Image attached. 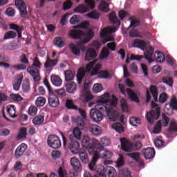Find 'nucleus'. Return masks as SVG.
Here are the masks:
<instances>
[{
    "label": "nucleus",
    "instance_id": "obj_61",
    "mask_svg": "<svg viewBox=\"0 0 177 177\" xmlns=\"http://www.w3.org/2000/svg\"><path fill=\"white\" fill-rule=\"evenodd\" d=\"M19 62L23 64H28L30 62L28 61V58H27V55L26 54H21L19 57Z\"/></svg>",
    "mask_w": 177,
    "mask_h": 177
},
{
    "label": "nucleus",
    "instance_id": "obj_63",
    "mask_svg": "<svg viewBox=\"0 0 177 177\" xmlns=\"http://www.w3.org/2000/svg\"><path fill=\"white\" fill-rule=\"evenodd\" d=\"M169 132H177V125L175 122H171L170 126L168 129Z\"/></svg>",
    "mask_w": 177,
    "mask_h": 177
},
{
    "label": "nucleus",
    "instance_id": "obj_5",
    "mask_svg": "<svg viewBox=\"0 0 177 177\" xmlns=\"http://www.w3.org/2000/svg\"><path fill=\"white\" fill-rule=\"evenodd\" d=\"M154 48L153 47H149L147 52L144 53V57L148 60L149 63H153L154 60L158 63H162L165 62V55L162 53L156 50L154 55Z\"/></svg>",
    "mask_w": 177,
    "mask_h": 177
},
{
    "label": "nucleus",
    "instance_id": "obj_59",
    "mask_svg": "<svg viewBox=\"0 0 177 177\" xmlns=\"http://www.w3.org/2000/svg\"><path fill=\"white\" fill-rule=\"evenodd\" d=\"M12 68H15V70L20 71V70H26L27 68V66L24 64H19L17 65H12Z\"/></svg>",
    "mask_w": 177,
    "mask_h": 177
},
{
    "label": "nucleus",
    "instance_id": "obj_64",
    "mask_svg": "<svg viewBox=\"0 0 177 177\" xmlns=\"http://www.w3.org/2000/svg\"><path fill=\"white\" fill-rule=\"evenodd\" d=\"M122 177H132V175L131 174V171L128 170V169H124L122 170L121 173Z\"/></svg>",
    "mask_w": 177,
    "mask_h": 177
},
{
    "label": "nucleus",
    "instance_id": "obj_7",
    "mask_svg": "<svg viewBox=\"0 0 177 177\" xmlns=\"http://www.w3.org/2000/svg\"><path fill=\"white\" fill-rule=\"evenodd\" d=\"M97 109H91L90 110V117L95 122H100L103 120V116L107 115L106 114L107 108L104 107V105H99Z\"/></svg>",
    "mask_w": 177,
    "mask_h": 177
},
{
    "label": "nucleus",
    "instance_id": "obj_11",
    "mask_svg": "<svg viewBox=\"0 0 177 177\" xmlns=\"http://www.w3.org/2000/svg\"><path fill=\"white\" fill-rule=\"evenodd\" d=\"M163 127H168L169 125V118L167 116L165 113L162 114V120H158L153 128V133L158 134L161 132V129Z\"/></svg>",
    "mask_w": 177,
    "mask_h": 177
},
{
    "label": "nucleus",
    "instance_id": "obj_54",
    "mask_svg": "<svg viewBox=\"0 0 177 177\" xmlns=\"http://www.w3.org/2000/svg\"><path fill=\"white\" fill-rule=\"evenodd\" d=\"M129 122L133 127H138V125H140V119L138 118H131Z\"/></svg>",
    "mask_w": 177,
    "mask_h": 177
},
{
    "label": "nucleus",
    "instance_id": "obj_34",
    "mask_svg": "<svg viewBox=\"0 0 177 177\" xmlns=\"http://www.w3.org/2000/svg\"><path fill=\"white\" fill-rule=\"evenodd\" d=\"M84 75L85 71L84 70V68H80L77 74V81L78 84H81V82H82V78H84Z\"/></svg>",
    "mask_w": 177,
    "mask_h": 177
},
{
    "label": "nucleus",
    "instance_id": "obj_53",
    "mask_svg": "<svg viewBox=\"0 0 177 177\" xmlns=\"http://www.w3.org/2000/svg\"><path fill=\"white\" fill-rule=\"evenodd\" d=\"M93 91L95 93H99V92L103 91V86H102V84L96 83L93 86Z\"/></svg>",
    "mask_w": 177,
    "mask_h": 177
},
{
    "label": "nucleus",
    "instance_id": "obj_36",
    "mask_svg": "<svg viewBox=\"0 0 177 177\" xmlns=\"http://www.w3.org/2000/svg\"><path fill=\"white\" fill-rule=\"evenodd\" d=\"M71 24H81L82 23V17L80 15H73L70 19Z\"/></svg>",
    "mask_w": 177,
    "mask_h": 177
},
{
    "label": "nucleus",
    "instance_id": "obj_21",
    "mask_svg": "<svg viewBox=\"0 0 177 177\" xmlns=\"http://www.w3.org/2000/svg\"><path fill=\"white\" fill-rule=\"evenodd\" d=\"M117 31L116 27L112 28H104L103 30H101L100 37V38H106L107 34L115 32Z\"/></svg>",
    "mask_w": 177,
    "mask_h": 177
},
{
    "label": "nucleus",
    "instance_id": "obj_38",
    "mask_svg": "<svg viewBox=\"0 0 177 177\" xmlns=\"http://www.w3.org/2000/svg\"><path fill=\"white\" fill-rule=\"evenodd\" d=\"M75 74V73H73L71 71H65L64 75L66 82L73 81V80H74Z\"/></svg>",
    "mask_w": 177,
    "mask_h": 177
},
{
    "label": "nucleus",
    "instance_id": "obj_43",
    "mask_svg": "<svg viewBox=\"0 0 177 177\" xmlns=\"http://www.w3.org/2000/svg\"><path fill=\"white\" fill-rule=\"evenodd\" d=\"M79 157L82 161L84 164H88L89 162V159L88 158V153L85 151H82L79 153Z\"/></svg>",
    "mask_w": 177,
    "mask_h": 177
},
{
    "label": "nucleus",
    "instance_id": "obj_17",
    "mask_svg": "<svg viewBox=\"0 0 177 177\" xmlns=\"http://www.w3.org/2000/svg\"><path fill=\"white\" fill-rule=\"evenodd\" d=\"M27 71L32 76L34 81H39V69L34 68V66H29L27 68Z\"/></svg>",
    "mask_w": 177,
    "mask_h": 177
},
{
    "label": "nucleus",
    "instance_id": "obj_13",
    "mask_svg": "<svg viewBox=\"0 0 177 177\" xmlns=\"http://www.w3.org/2000/svg\"><path fill=\"white\" fill-rule=\"evenodd\" d=\"M161 115V108L158 107L155 109L149 111L147 113V119L149 124H153L156 120L160 118Z\"/></svg>",
    "mask_w": 177,
    "mask_h": 177
},
{
    "label": "nucleus",
    "instance_id": "obj_37",
    "mask_svg": "<svg viewBox=\"0 0 177 177\" xmlns=\"http://www.w3.org/2000/svg\"><path fill=\"white\" fill-rule=\"evenodd\" d=\"M113 129H115L116 132L119 133H122L124 132V127L120 122H115L112 124Z\"/></svg>",
    "mask_w": 177,
    "mask_h": 177
},
{
    "label": "nucleus",
    "instance_id": "obj_41",
    "mask_svg": "<svg viewBox=\"0 0 177 177\" xmlns=\"http://www.w3.org/2000/svg\"><path fill=\"white\" fill-rule=\"evenodd\" d=\"M134 46L140 48V49H145L146 48V42L144 40L136 39L133 42Z\"/></svg>",
    "mask_w": 177,
    "mask_h": 177
},
{
    "label": "nucleus",
    "instance_id": "obj_31",
    "mask_svg": "<svg viewBox=\"0 0 177 177\" xmlns=\"http://www.w3.org/2000/svg\"><path fill=\"white\" fill-rule=\"evenodd\" d=\"M110 94L109 93H106L100 96V99H99L97 102L98 103H102V104H106V103H109L110 100Z\"/></svg>",
    "mask_w": 177,
    "mask_h": 177
},
{
    "label": "nucleus",
    "instance_id": "obj_15",
    "mask_svg": "<svg viewBox=\"0 0 177 177\" xmlns=\"http://www.w3.org/2000/svg\"><path fill=\"white\" fill-rule=\"evenodd\" d=\"M48 104L50 107H57L60 104L59 97L55 94V92L48 94Z\"/></svg>",
    "mask_w": 177,
    "mask_h": 177
},
{
    "label": "nucleus",
    "instance_id": "obj_26",
    "mask_svg": "<svg viewBox=\"0 0 177 177\" xmlns=\"http://www.w3.org/2000/svg\"><path fill=\"white\" fill-rule=\"evenodd\" d=\"M58 62L59 60H57V59H51L49 57H47V59L44 64V67L46 68H49V67H55Z\"/></svg>",
    "mask_w": 177,
    "mask_h": 177
},
{
    "label": "nucleus",
    "instance_id": "obj_57",
    "mask_svg": "<svg viewBox=\"0 0 177 177\" xmlns=\"http://www.w3.org/2000/svg\"><path fill=\"white\" fill-rule=\"evenodd\" d=\"M168 100V95L167 93H162V94L160 95L159 96V103H165Z\"/></svg>",
    "mask_w": 177,
    "mask_h": 177
},
{
    "label": "nucleus",
    "instance_id": "obj_4",
    "mask_svg": "<svg viewBox=\"0 0 177 177\" xmlns=\"http://www.w3.org/2000/svg\"><path fill=\"white\" fill-rule=\"evenodd\" d=\"M93 168V169H90V171L97 172L100 177H114L117 174V171L111 166L104 167L102 165L96 166L95 162Z\"/></svg>",
    "mask_w": 177,
    "mask_h": 177
},
{
    "label": "nucleus",
    "instance_id": "obj_48",
    "mask_svg": "<svg viewBox=\"0 0 177 177\" xmlns=\"http://www.w3.org/2000/svg\"><path fill=\"white\" fill-rule=\"evenodd\" d=\"M42 66V63L39 62V59L38 57H35L33 59V64L32 65V67H34L35 68H37L38 70H41V67Z\"/></svg>",
    "mask_w": 177,
    "mask_h": 177
},
{
    "label": "nucleus",
    "instance_id": "obj_14",
    "mask_svg": "<svg viewBox=\"0 0 177 177\" xmlns=\"http://www.w3.org/2000/svg\"><path fill=\"white\" fill-rule=\"evenodd\" d=\"M15 6L19 10L21 17H27V5L23 0H15Z\"/></svg>",
    "mask_w": 177,
    "mask_h": 177
},
{
    "label": "nucleus",
    "instance_id": "obj_23",
    "mask_svg": "<svg viewBox=\"0 0 177 177\" xmlns=\"http://www.w3.org/2000/svg\"><path fill=\"white\" fill-rule=\"evenodd\" d=\"M66 88L68 93H74L77 91V84L74 82H66Z\"/></svg>",
    "mask_w": 177,
    "mask_h": 177
},
{
    "label": "nucleus",
    "instance_id": "obj_24",
    "mask_svg": "<svg viewBox=\"0 0 177 177\" xmlns=\"http://www.w3.org/2000/svg\"><path fill=\"white\" fill-rule=\"evenodd\" d=\"M88 131L95 136H99V135L102 133V129L97 124H93L91 127H89Z\"/></svg>",
    "mask_w": 177,
    "mask_h": 177
},
{
    "label": "nucleus",
    "instance_id": "obj_20",
    "mask_svg": "<svg viewBox=\"0 0 177 177\" xmlns=\"http://www.w3.org/2000/svg\"><path fill=\"white\" fill-rule=\"evenodd\" d=\"M72 122H75L77 124V127L78 129H84V119L81 116H75L71 118Z\"/></svg>",
    "mask_w": 177,
    "mask_h": 177
},
{
    "label": "nucleus",
    "instance_id": "obj_8",
    "mask_svg": "<svg viewBox=\"0 0 177 177\" xmlns=\"http://www.w3.org/2000/svg\"><path fill=\"white\" fill-rule=\"evenodd\" d=\"M117 106V100H113L110 104H106L104 107H106V115L109 117L111 121H117L120 118V113L117 111H114L113 107Z\"/></svg>",
    "mask_w": 177,
    "mask_h": 177
},
{
    "label": "nucleus",
    "instance_id": "obj_2",
    "mask_svg": "<svg viewBox=\"0 0 177 177\" xmlns=\"http://www.w3.org/2000/svg\"><path fill=\"white\" fill-rule=\"evenodd\" d=\"M93 142V139H90L89 136H83L82 145L84 147H86V149H88V153L93 156L91 162L88 163V169H93V167H95V163L97 162V160H99V151L92 148Z\"/></svg>",
    "mask_w": 177,
    "mask_h": 177
},
{
    "label": "nucleus",
    "instance_id": "obj_3",
    "mask_svg": "<svg viewBox=\"0 0 177 177\" xmlns=\"http://www.w3.org/2000/svg\"><path fill=\"white\" fill-rule=\"evenodd\" d=\"M97 59L93 60L89 62L86 66V71L87 73H91V75H99L100 78H110V74L106 71H100V68H102V64L99 63H96Z\"/></svg>",
    "mask_w": 177,
    "mask_h": 177
},
{
    "label": "nucleus",
    "instance_id": "obj_39",
    "mask_svg": "<svg viewBox=\"0 0 177 177\" xmlns=\"http://www.w3.org/2000/svg\"><path fill=\"white\" fill-rule=\"evenodd\" d=\"M109 20L112 24H120V21L117 18V14L114 11L109 15Z\"/></svg>",
    "mask_w": 177,
    "mask_h": 177
},
{
    "label": "nucleus",
    "instance_id": "obj_49",
    "mask_svg": "<svg viewBox=\"0 0 177 177\" xmlns=\"http://www.w3.org/2000/svg\"><path fill=\"white\" fill-rule=\"evenodd\" d=\"M120 106L122 111H128V102H127V100L125 98H122L120 100Z\"/></svg>",
    "mask_w": 177,
    "mask_h": 177
},
{
    "label": "nucleus",
    "instance_id": "obj_55",
    "mask_svg": "<svg viewBox=\"0 0 177 177\" xmlns=\"http://www.w3.org/2000/svg\"><path fill=\"white\" fill-rule=\"evenodd\" d=\"M38 109L36 106H30L28 110V114L29 115H37Z\"/></svg>",
    "mask_w": 177,
    "mask_h": 177
},
{
    "label": "nucleus",
    "instance_id": "obj_27",
    "mask_svg": "<svg viewBox=\"0 0 177 177\" xmlns=\"http://www.w3.org/2000/svg\"><path fill=\"white\" fill-rule=\"evenodd\" d=\"M50 79L51 82L54 86H61L62 84H63L62 78L57 75H52Z\"/></svg>",
    "mask_w": 177,
    "mask_h": 177
},
{
    "label": "nucleus",
    "instance_id": "obj_16",
    "mask_svg": "<svg viewBox=\"0 0 177 177\" xmlns=\"http://www.w3.org/2000/svg\"><path fill=\"white\" fill-rule=\"evenodd\" d=\"M142 153L145 160H151L156 156V151L154 148H146L142 150Z\"/></svg>",
    "mask_w": 177,
    "mask_h": 177
},
{
    "label": "nucleus",
    "instance_id": "obj_19",
    "mask_svg": "<svg viewBox=\"0 0 177 177\" xmlns=\"http://www.w3.org/2000/svg\"><path fill=\"white\" fill-rule=\"evenodd\" d=\"M26 150H27V145L21 143L19 146H18L15 150L16 158H20V157L24 154Z\"/></svg>",
    "mask_w": 177,
    "mask_h": 177
},
{
    "label": "nucleus",
    "instance_id": "obj_22",
    "mask_svg": "<svg viewBox=\"0 0 177 177\" xmlns=\"http://www.w3.org/2000/svg\"><path fill=\"white\" fill-rule=\"evenodd\" d=\"M71 165L72 166L73 169H76V170L82 169L81 162H80V160H78V158L75 157L71 158Z\"/></svg>",
    "mask_w": 177,
    "mask_h": 177
},
{
    "label": "nucleus",
    "instance_id": "obj_60",
    "mask_svg": "<svg viewBox=\"0 0 177 177\" xmlns=\"http://www.w3.org/2000/svg\"><path fill=\"white\" fill-rule=\"evenodd\" d=\"M11 99L12 100H15V102H21V100H23V97H21V95H20L19 94H10V95Z\"/></svg>",
    "mask_w": 177,
    "mask_h": 177
},
{
    "label": "nucleus",
    "instance_id": "obj_1",
    "mask_svg": "<svg viewBox=\"0 0 177 177\" xmlns=\"http://www.w3.org/2000/svg\"><path fill=\"white\" fill-rule=\"evenodd\" d=\"M68 35L73 39H80V41L77 43V46L72 43L69 45V48L75 56H81V50L82 52L86 50V47L84 45L88 44V42L95 37V32L92 30L84 32L82 30H70Z\"/></svg>",
    "mask_w": 177,
    "mask_h": 177
},
{
    "label": "nucleus",
    "instance_id": "obj_12",
    "mask_svg": "<svg viewBox=\"0 0 177 177\" xmlns=\"http://www.w3.org/2000/svg\"><path fill=\"white\" fill-rule=\"evenodd\" d=\"M47 145L51 149H60L62 147V141L56 135H50L47 138Z\"/></svg>",
    "mask_w": 177,
    "mask_h": 177
},
{
    "label": "nucleus",
    "instance_id": "obj_45",
    "mask_svg": "<svg viewBox=\"0 0 177 177\" xmlns=\"http://www.w3.org/2000/svg\"><path fill=\"white\" fill-rule=\"evenodd\" d=\"M66 107L69 110H77L78 106L74 104V102L71 100H67L66 102Z\"/></svg>",
    "mask_w": 177,
    "mask_h": 177
},
{
    "label": "nucleus",
    "instance_id": "obj_18",
    "mask_svg": "<svg viewBox=\"0 0 177 177\" xmlns=\"http://www.w3.org/2000/svg\"><path fill=\"white\" fill-rule=\"evenodd\" d=\"M96 56H97L96 50H95V49L93 48H88L86 51L84 60H86L87 62H91V60H93V59H95Z\"/></svg>",
    "mask_w": 177,
    "mask_h": 177
},
{
    "label": "nucleus",
    "instance_id": "obj_9",
    "mask_svg": "<svg viewBox=\"0 0 177 177\" xmlns=\"http://www.w3.org/2000/svg\"><path fill=\"white\" fill-rule=\"evenodd\" d=\"M120 142L122 150L127 153L132 151V150L136 151V150H140V149H142V142H140V141L132 144L128 142V140L123 138H120Z\"/></svg>",
    "mask_w": 177,
    "mask_h": 177
},
{
    "label": "nucleus",
    "instance_id": "obj_30",
    "mask_svg": "<svg viewBox=\"0 0 177 177\" xmlns=\"http://www.w3.org/2000/svg\"><path fill=\"white\" fill-rule=\"evenodd\" d=\"M100 155V157H102V158L106 160L107 158H111L113 153L106 149H102L100 153L98 152V157Z\"/></svg>",
    "mask_w": 177,
    "mask_h": 177
},
{
    "label": "nucleus",
    "instance_id": "obj_46",
    "mask_svg": "<svg viewBox=\"0 0 177 177\" xmlns=\"http://www.w3.org/2000/svg\"><path fill=\"white\" fill-rule=\"evenodd\" d=\"M16 37H17L16 32L10 30L5 33L3 39H10V38H16Z\"/></svg>",
    "mask_w": 177,
    "mask_h": 177
},
{
    "label": "nucleus",
    "instance_id": "obj_6",
    "mask_svg": "<svg viewBox=\"0 0 177 177\" xmlns=\"http://www.w3.org/2000/svg\"><path fill=\"white\" fill-rule=\"evenodd\" d=\"M82 136V132H81V129L75 127L73 130V135L68 136L69 145L71 149L78 150L80 149V142L77 140H81Z\"/></svg>",
    "mask_w": 177,
    "mask_h": 177
},
{
    "label": "nucleus",
    "instance_id": "obj_42",
    "mask_svg": "<svg viewBox=\"0 0 177 177\" xmlns=\"http://www.w3.org/2000/svg\"><path fill=\"white\" fill-rule=\"evenodd\" d=\"M24 138H27V128L26 127H21L20 129L17 139L20 140L21 139H24Z\"/></svg>",
    "mask_w": 177,
    "mask_h": 177
},
{
    "label": "nucleus",
    "instance_id": "obj_47",
    "mask_svg": "<svg viewBox=\"0 0 177 177\" xmlns=\"http://www.w3.org/2000/svg\"><path fill=\"white\" fill-rule=\"evenodd\" d=\"M162 82H163V84H167L169 86H172V85H174V80L171 77H162Z\"/></svg>",
    "mask_w": 177,
    "mask_h": 177
},
{
    "label": "nucleus",
    "instance_id": "obj_35",
    "mask_svg": "<svg viewBox=\"0 0 177 177\" xmlns=\"http://www.w3.org/2000/svg\"><path fill=\"white\" fill-rule=\"evenodd\" d=\"M109 7V3L106 2L105 1H101L99 6L100 10H102V12H105V13L110 11V8Z\"/></svg>",
    "mask_w": 177,
    "mask_h": 177
},
{
    "label": "nucleus",
    "instance_id": "obj_33",
    "mask_svg": "<svg viewBox=\"0 0 177 177\" xmlns=\"http://www.w3.org/2000/svg\"><path fill=\"white\" fill-rule=\"evenodd\" d=\"M91 146L92 149L93 150H95L96 151H97V150H102V149H103V145L95 138H93V142L91 144Z\"/></svg>",
    "mask_w": 177,
    "mask_h": 177
},
{
    "label": "nucleus",
    "instance_id": "obj_32",
    "mask_svg": "<svg viewBox=\"0 0 177 177\" xmlns=\"http://www.w3.org/2000/svg\"><path fill=\"white\" fill-rule=\"evenodd\" d=\"M44 121H45V117L42 115L35 116L32 120L34 125H41V124L44 123Z\"/></svg>",
    "mask_w": 177,
    "mask_h": 177
},
{
    "label": "nucleus",
    "instance_id": "obj_56",
    "mask_svg": "<svg viewBox=\"0 0 177 177\" xmlns=\"http://www.w3.org/2000/svg\"><path fill=\"white\" fill-rule=\"evenodd\" d=\"M87 16L90 19H94L95 20H97V19H99V17H100V15L99 13H97V12H96V11H93L91 12H89L88 14H87Z\"/></svg>",
    "mask_w": 177,
    "mask_h": 177
},
{
    "label": "nucleus",
    "instance_id": "obj_28",
    "mask_svg": "<svg viewBox=\"0 0 177 177\" xmlns=\"http://www.w3.org/2000/svg\"><path fill=\"white\" fill-rule=\"evenodd\" d=\"M149 90L153 97L154 102H158V89L157 88V86L151 85Z\"/></svg>",
    "mask_w": 177,
    "mask_h": 177
},
{
    "label": "nucleus",
    "instance_id": "obj_29",
    "mask_svg": "<svg viewBox=\"0 0 177 177\" xmlns=\"http://www.w3.org/2000/svg\"><path fill=\"white\" fill-rule=\"evenodd\" d=\"M7 114L11 118H16L17 117V115H16V106L10 105V107H7Z\"/></svg>",
    "mask_w": 177,
    "mask_h": 177
},
{
    "label": "nucleus",
    "instance_id": "obj_25",
    "mask_svg": "<svg viewBox=\"0 0 177 177\" xmlns=\"http://www.w3.org/2000/svg\"><path fill=\"white\" fill-rule=\"evenodd\" d=\"M126 92L133 102H136L137 103H139V97L138 96V94H136V93H135L131 88H127Z\"/></svg>",
    "mask_w": 177,
    "mask_h": 177
},
{
    "label": "nucleus",
    "instance_id": "obj_62",
    "mask_svg": "<svg viewBox=\"0 0 177 177\" xmlns=\"http://www.w3.org/2000/svg\"><path fill=\"white\" fill-rule=\"evenodd\" d=\"M170 107L173 110H177V99L174 97L170 101Z\"/></svg>",
    "mask_w": 177,
    "mask_h": 177
},
{
    "label": "nucleus",
    "instance_id": "obj_51",
    "mask_svg": "<svg viewBox=\"0 0 177 177\" xmlns=\"http://www.w3.org/2000/svg\"><path fill=\"white\" fill-rule=\"evenodd\" d=\"M83 95L84 96V103H88V102H91V100H93V99H95V97L91 93H84Z\"/></svg>",
    "mask_w": 177,
    "mask_h": 177
},
{
    "label": "nucleus",
    "instance_id": "obj_52",
    "mask_svg": "<svg viewBox=\"0 0 177 177\" xmlns=\"http://www.w3.org/2000/svg\"><path fill=\"white\" fill-rule=\"evenodd\" d=\"M30 82L28 81L24 82V83L22 84L23 92H24L25 93H28V92H30Z\"/></svg>",
    "mask_w": 177,
    "mask_h": 177
},
{
    "label": "nucleus",
    "instance_id": "obj_58",
    "mask_svg": "<svg viewBox=\"0 0 177 177\" xmlns=\"http://www.w3.org/2000/svg\"><path fill=\"white\" fill-rule=\"evenodd\" d=\"M156 147L158 149H161V147H164L165 142L161 140V139H156V141L154 142Z\"/></svg>",
    "mask_w": 177,
    "mask_h": 177
},
{
    "label": "nucleus",
    "instance_id": "obj_10",
    "mask_svg": "<svg viewBox=\"0 0 177 177\" xmlns=\"http://www.w3.org/2000/svg\"><path fill=\"white\" fill-rule=\"evenodd\" d=\"M86 5L81 4L74 10L75 13H86L92 9H95V0H84Z\"/></svg>",
    "mask_w": 177,
    "mask_h": 177
},
{
    "label": "nucleus",
    "instance_id": "obj_40",
    "mask_svg": "<svg viewBox=\"0 0 177 177\" xmlns=\"http://www.w3.org/2000/svg\"><path fill=\"white\" fill-rule=\"evenodd\" d=\"M46 103V98L44 97H38L35 101L37 107H44Z\"/></svg>",
    "mask_w": 177,
    "mask_h": 177
},
{
    "label": "nucleus",
    "instance_id": "obj_50",
    "mask_svg": "<svg viewBox=\"0 0 177 177\" xmlns=\"http://www.w3.org/2000/svg\"><path fill=\"white\" fill-rule=\"evenodd\" d=\"M54 44L58 46V48H63V46H64V41H62V37H57L55 38Z\"/></svg>",
    "mask_w": 177,
    "mask_h": 177
},
{
    "label": "nucleus",
    "instance_id": "obj_44",
    "mask_svg": "<svg viewBox=\"0 0 177 177\" xmlns=\"http://www.w3.org/2000/svg\"><path fill=\"white\" fill-rule=\"evenodd\" d=\"M21 82H23V76H20L19 78H17L15 83L13 84L14 91H19L20 89Z\"/></svg>",
    "mask_w": 177,
    "mask_h": 177
}]
</instances>
